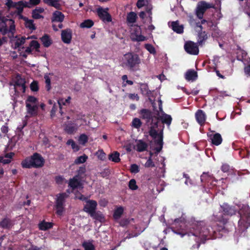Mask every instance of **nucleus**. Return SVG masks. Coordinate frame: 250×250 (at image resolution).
Masks as SVG:
<instances>
[{
	"label": "nucleus",
	"mask_w": 250,
	"mask_h": 250,
	"mask_svg": "<svg viewBox=\"0 0 250 250\" xmlns=\"http://www.w3.org/2000/svg\"><path fill=\"white\" fill-rule=\"evenodd\" d=\"M212 219L214 221L212 226H206L203 221L192 223L189 231L186 233L188 236L194 237V240L197 243V248L206 240L221 238L224 233L229 231L225 226L228 222V219L222 213L213 215Z\"/></svg>",
	"instance_id": "f257e3e1"
},
{
	"label": "nucleus",
	"mask_w": 250,
	"mask_h": 250,
	"mask_svg": "<svg viewBox=\"0 0 250 250\" xmlns=\"http://www.w3.org/2000/svg\"><path fill=\"white\" fill-rule=\"evenodd\" d=\"M141 63L139 56L133 52L126 53L123 57V67L130 71L135 72L138 70Z\"/></svg>",
	"instance_id": "f03ea898"
},
{
	"label": "nucleus",
	"mask_w": 250,
	"mask_h": 250,
	"mask_svg": "<svg viewBox=\"0 0 250 250\" xmlns=\"http://www.w3.org/2000/svg\"><path fill=\"white\" fill-rule=\"evenodd\" d=\"M44 163L45 160L42 155L35 152L23 159L21 162V166L23 168H39L42 167Z\"/></svg>",
	"instance_id": "7ed1b4c3"
},
{
	"label": "nucleus",
	"mask_w": 250,
	"mask_h": 250,
	"mask_svg": "<svg viewBox=\"0 0 250 250\" xmlns=\"http://www.w3.org/2000/svg\"><path fill=\"white\" fill-rule=\"evenodd\" d=\"M9 18V16L4 17L0 13V33L3 36L10 33L13 36L16 31L15 21Z\"/></svg>",
	"instance_id": "20e7f679"
},
{
	"label": "nucleus",
	"mask_w": 250,
	"mask_h": 250,
	"mask_svg": "<svg viewBox=\"0 0 250 250\" xmlns=\"http://www.w3.org/2000/svg\"><path fill=\"white\" fill-rule=\"evenodd\" d=\"M238 212L240 217L238 226L241 230L244 231L250 226V208L243 205Z\"/></svg>",
	"instance_id": "39448f33"
},
{
	"label": "nucleus",
	"mask_w": 250,
	"mask_h": 250,
	"mask_svg": "<svg viewBox=\"0 0 250 250\" xmlns=\"http://www.w3.org/2000/svg\"><path fill=\"white\" fill-rule=\"evenodd\" d=\"M5 4L8 11L12 8H16L17 9V15L19 16L20 19H22L25 21L28 19L22 15L24 8L28 7L26 1L20 0L18 2H14L12 0H6Z\"/></svg>",
	"instance_id": "423d86ee"
},
{
	"label": "nucleus",
	"mask_w": 250,
	"mask_h": 250,
	"mask_svg": "<svg viewBox=\"0 0 250 250\" xmlns=\"http://www.w3.org/2000/svg\"><path fill=\"white\" fill-rule=\"evenodd\" d=\"M209 8L216 9V7L213 4L208 3L206 1H199L195 9V14L197 17L199 19H202L206 11Z\"/></svg>",
	"instance_id": "0eeeda50"
},
{
	"label": "nucleus",
	"mask_w": 250,
	"mask_h": 250,
	"mask_svg": "<svg viewBox=\"0 0 250 250\" xmlns=\"http://www.w3.org/2000/svg\"><path fill=\"white\" fill-rule=\"evenodd\" d=\"M140 115V118L145 120L146 124L151 123V124L158 121V118L154 115L153 113L148 109L143 108L139 112Z\"/></svg>",
	"instance_id": "6e6552de"
},
{
	"label": "nucleus",
	"mask_w": 250,
	"mask_h": 250,
	"mask_svg": "<svg viewBox=\"0 0 250 250\" xmlns=\"http://www.w3.org/2000/svg\"><path fill=\"white\" fill-rule=\"evenodd\" d=\"M67 197V195L65 193H60L58 196L56 200V213L60 216L62 215L64 210V204L65 199Z\"/></svg>",
	"instance_id": "1a4fd4ad"
},
{
	"label": "nucleus",
	"mask_w": 250,
	"mask_h": 250,
	"mask_svg": "<svg viewBox=\"0 0 250 250\" xmlns=\"http://www.w3.org/2000/svg\"><path fill=\"white\" fill-rule=\"evenodd\" d=\"M185 51L191 55H196L199 53V48L197 44L192 41L186 42L184 45Z\"/></svg>",
	"instance_id": "9d476101"
},
{
	"label": "nucleus",
	"mask_w": 250,
	"mask_h": 250,
	"mask_svg": "<svg viewBox=\"0 0 250 250\" xmlns=\"http://www.w3.org/2000/svg\"><path fill=\"white\" fill-rule=\"evenodd\" d=\"M108 8L104 9L100 7L97 9V13L99 18L104 22H110L111 16L108 12Z\"/></svg>",
	"instance_id": "9b49d317"
},
{
	"label": "nucleus",
	"mask_w": 250,
	"mask_h": 250,
	"mask_svg": "<svg viewBox=\"0 0 250 250\" xmlns=\"http://www.w3.org/2000/svg\"><path fill=\"white\" fill-rule=\"evenodd\" d=\"M97 203L93 200H88L86 202L84 206L83 210L88 213L90 216H92L93 213L96 210Z\"/></svg>",
	"instance_id": "f8f14e48"
},
{
	"label": "nucleus",
	"mask_w": 250,
	"mask_h": 250,
	"mask_svg": "<svg viewBox=\"0 0 250 250\" xmlns=\"http://www.w3.org/2000/svg\"><path fill=\"white\" fill-rule=\"evenodd\" d=\"M221 208L223 214L225 216H231L237 212V209L234 206H230L227 203H224L221 205Z\"/></svg>",
	"instance_id": "ddd939ff"
},
{
	"label": "nucleus",
	"mask_w": 250,
	"mask_h": 250,
	"mask_svg": "<svg viewBox=\"0 0 250 250\" xmlns=\"http://www.w3.org/2000/svg\"><path fill=\"white\" fill-rule=\"evenodd\" d=\"M72 31L70 28L62 30L61 39L62 41L67 44L71 42L72 39Z\"/></svg>",
	"instance_id": "4468645a"
},
{
	"label": "nucleus",
	"mask_w": 250,
	"mask_h": 250,
	"mask_svg": "<svg viewBox=\"0 0 250 250\" xmlns=\"http://www.w3.org/2000/svg\"><path fill=\"white\" fill-rule=\"evenodd\" d=\"M25 83V79L22 78L20 74L17 75L14 84L15 88L21 87L22 92L24 93L26 89Z\"/></svg>",
	"instance_id": "2eb2a0df"
},
{
	"label": "nucleus",
	"mask_w": 250,
	"mask_h": 250,
	"mask_svg": "<svg viewBox=\"0 0 250 250\" xmlns=\"http://www.w3.org/2000/svg\"><path fill=\"white\" fill-rule=\"evenodd\" d=\"M195 116L196 121L201 126L205 125L206 120V115L203 110L198 109L196 111Z\"/></svg>",
	"instance_id": "dca6fc26"
},
{
	"label": "nucleus",
	"mask_w": 250,
	"mask_h": 250,
	"mask_svg": "<svg viewBox=\"0 0 250 250\" xmlns=\"http://www.w3.org/2000/svg\"><path fill=\"white\" fill-rule=\"evenodd\" d=\"M208 136L211 141V143L215 146L220 145L223 141L221 134L219 133H216L214 134H208Z\"/></svg>",
	"instance_id": "f3484780"
},
{
	"label": "nucleus",
	"mask_w": 250,
	"mask_h": 250,
	"mask_svg": "<svg viewBox=\"0 0 250 250\" xmlns=\"http://www.w3.org/2000/svg\"><path fill=\"white\" fill-rule=\"evenodd\" d=\"M78 128V126L76 123L70 121L65 125L64 130L67 133L72 134L77 130Z\"/></svg>",
	"instance_id": "a211bd4d"
},
{
	"label": "nucleus",
	"mask_w": 250,
	"mask_h": 250,
	"mask_svg": "<svg viewBox=\"0 0 250 250\" xmlns=\"http://www.w3.org/2000/svg\"><path fill=\"white\" fill-rule=\"evenodd\" d=\"M64 19V14L62 12L58 10H56L52 14L51 21L52 22H59L61 23L63 21Z\"/></svg>",
	"instance_id": "6ab92c4d"
},
{
	"label": "nucleus",
	"mask_w": 250,
	"mask_h": 250,
	"mask_svg": "<svg viewBox=\"0 0 250 250\" xmlns=\"http://www.w3.org/2000/svg\"><path fill=\"white\" fill-rule=\"evenodd\" d=\"M26 107L27 112L31 116H35L38 114V105L37 104L32 105L30 103L26 102Z\"/></svg>",
	"instance_id": "aec40b11"
},
{
	"label": "nucleus",
	"mask_w": 250,
	"mask_h": 250,
	"mask_svg": "<svg viewBox=\"0 0 250 250\" xmlns=\"http://www.w3.org/2000/svg\"><path fill=\"white\" fill-rule=\"evenodd\" d=\"M155 144L158 146V147L155 148L157 152H160L162 149L163 146V129H162L159 132V137L158 139H154Z\"/></svg>",
	"instance_id": "412c9836"
},
{
	"label": "nucleus",
	"mask_w": 250,
	"mask_h": 250,
	"mask_svg": "<svg viewBox=\"0 0 250 250\" xmlns=\"http://www.w3.org/2000/svg\"><path fill=\"white\" fill-rule=\"evenodd\" d=\"M197 42L200 45H202L208 38V33L205 31L197 32Z\"/></svg>",
	"instance_id": "4be33fe9"
},
{
	"label": "nucleus",
	"mask_w": 250,
	"mask_h": 250,
	"mask_svg": "<svg viewBox=\"0 0 250 250\" xmlns=\"http://www.w3.org/2000/svg\"><path fill=\"white\" fill-rule=\"evenodd\" d=\"M153 125L151 126L149 130V135L153 139H155L157 137H159V133L155 129L158 126V121H156L152 124Z\"/></svg>",
	"instance_id": "5701e85b"
},
{
	"label": "nucleus",
	"mask_w": 250,
	"mask_h": 250,
	"mask_svg": "<svg viewBox=\"0 0 250 250\" xmlns=\"http://www.w3.org/2000/svg\"><path fill=\"white\" fill-rule=\"evenodd\" d=\"M198 77L197 72L194 70L190 69L187 71L185 74V79L187 81H195Z\"/></svg>",
	"instance_id": "b1692460"
},
{
	"label": "nucleus",
	"mask_w": 250,
	"mask_h": 250,
	"mask_svg": "<svg viewBox=\"0 0 250 250\" xmlns=\"http://www.w3.org/2000/svg\"><path fill=\"white\" fill-rule=\"evenodd\" d=\"M158 120H160L163 124H165L168 126H169L171 124L172 118L170 115L164 113L162 114L161 116L159 117H158Z\"/></svg>",
	"instance_id": "393cba45"
},
{
	"label": "nucleus",
	"mask_w": 250,
	"mask_h": 250,
	"mask_svg": "<svg viewBox=\"0 0 250 250\" xmlns=\"http://www.w3.org/2000/svg\"><path fill=\"white\" fill-rule=\"evenodd\" d=\"M171 27L174 32L178 34H182L184 32V26L183 25H179L178 21H172Z\"/></svg>",
	"instance_id": "a878e982"
},
{
	"label": "nucleus",
	"mask_w": 250,
	"mask_h": 250,
	"mask_svg": "<svg viewBox=\"0 0 250 250\" xmlns=\"http://www.w3.org/2000/svg\"><path fill=\"white\" fill-rule=\"evenodd\" d=\"M148 147L147 143L142 140H139L136 145V150L138 152H143L146 150Z\"/></svg>",
	"instance_id": "bb28decb"
},
{
	"label": "nucleus",
	"mask_w": 250,
	"mask_h": 250,
	"mask_svg": "<svg viewBox=\"0 0 250 250\" xmlns=\"http://www.w3.org/2000/svg\"><path fill=\"white\" fill-rule=\"evenodd\" d=\"M78 175H76L69 181L68 186L73 189L77 188L81 185L80 181L77 179Z\"/></svg>",
	"instance_id": "cd10ccee"
},
{
	"label": "nucleus",
	"mask_w": 250,
	"mask_h": 250,
	"mask_svg": "<svg viewBox=\"0 0 250 250\" xmlns=\"http://www.w3.org/2000/svg\"><path fill=\"white\" fill-rule=\"evenodd\" d=\"M43 2L49 6H52L57 9H60L61 5L60 3L61 0H42Z\"/></svg>",
	"instance_id": "c85d7f7f"
},
{
	"label": "nucleus",
	"mask_w": 250,
	"mask_h": 250,
	"mask_svg": "<svg viewBox=\"0 0 250 250\" xmlns=\"http://www.w3.org/2000/svg\"><path fill=\"white\" fill-rule=\"evenodd\" d=\"M71 97L70 96L68 97L67 99H64L63 98H61L58 100V104L59 105L60 110H59V113H60L61 115H62L63 112L62 110V105H65L66 104H70V100Z\"/></svg>",
	"instance_id": "c756f323"
},
{
	"label": "nucleus",
	"mask_w": 250,
	"mask_h": 250,
	"mask_svg": "<svg viewBox=\"0 0 250 250\" xmlns=\"http://www.w3.org/2000/svg\"><path fill=\"white\" fill-rule=\"evenodd\" d=\"M13 226V223L11 219L5 218L0 222V227L5 229H9Z\"/></svg>",
	"instance_id": "7c9ffc66"
},
{
	"label": "nucleus",
	"mask_w": 250,
	"mask_h": 250,
	"mask_svg": "<svg viewBox=\"0 0 250 250\" xmlns=\"http://www.w3.org/2000/svg\"><path fill=\"white\" fill-rule=\"evenodd\" d=\"M53 226V224L51 222H47L43 220L39 224V229L41 230H47L51 229Z\"/></svg>",
	"instance_id": "2f4dec72"
},
{
	"label": "nucleus",
	"mask_w": 250,
	"mask_h": 250,
	"mask_svg": "<svg viewBox=\"0 0 250 250\" xmlns=\"http://www.w3.org/2000/svg\"><path fill=\"white\" fill-rule=\"evenodd\" d=\"M40 40L45 47H48L52 43V41L49 36L47 34H44Z\"/></svg>",
	"instance_id": "473e14b6"
},
{
	"label": "nucleus",
	"mask_w": 250,
	"mask_h": 250,
	"mask_svg": "<svg viewBox=\"0 0 250 250\" xmlns=\"http://www.w3.org/2000/svg\"><path fill=\"white\" fill-rule=\"evenodd\" d=\"M34 38V36H31V37H29L28 38H25V37H22L21 38H18L17 39V40H16V41L15 42V43H14V48L15 49H17L18 48H19L21 45H23L25 42V40L26 39H30V38Z\"/></svg>",
	"instance_id": "72a5a7b5"
},
{
	"label": "nucleus",
	"mask_w": 250,
	"mask_h": 250,
	"mask_svg": "<svg viewBox=\"0 0 250 250\" xmlns=\"http://www.w3.org/2000/svg\"><path fill=\"white\" fill-rule=\"evenodd\" d=\"M108 159L115 163H118L120 161V153L117 151H114L108 155Z\"/></svg>",
	"instance_id": "f704fd0d"
},
{
	"label": "nucleus",
	"mask_w": 250,
	"mask_h": 250,
	"mask_svg": "<svg viewBox=\"0 0 250 250\" xmlns=\"http://www.w3.org/2000/svg\"><path fill=\"white\" fill-rule=\"evenodd\" d=\"M137 14L134 12H130L127 15L126 21L130 23H134L136 21Z\"/></svg>",
	"instance_id": "c9c22d12"
},
{
	"label": "nucleus",
	"mask_w": 250,
	"mask_h": 250,
	"mask_svg": "<svg viewBox=\"0 0 250 250\" xmlns=\"http://www.w3.org/2000/svg\"><path fill=\"white\" fill-rule=\"evenodd\" d=\"M94 24V23L92 20H85L80 24V27L89 28L93 26Z\"/></svg>",
	"instance_id": "e433bc0d"
},
{
	"label": "nucleus",
	"mask_w": 250,
	"mask_h": 250,
	"mask_svg": "<svg viewBox=\"0 0 250 250\" xmlns=\"http://www.w3.org/2000/svg\"><path fill=\"white\" fill-rule=\"evenodd\" d=\"M90 216L93 219L100 222H101L104 218V215L100 211H94L93 213L92 216Z\"/></svg>",
	"instance_id": "4c0bfd02"
},
{
	"label": "nucleus",
	"mask_w": 250,
	"mask_h": 250,
	"mask_svg": "<svg viewBox=\"0 0 250 250\" xmlns=\"http://www.w3.org/2000/svg\"><path fill=\"white\" fill-rule=\"evenodd\" d=\"M124 212V208L122 207H118L116 209L113 213V217L115 220L119 219Z\"/></svg>",
	"instance_id": "58836bf2"
},
{
	"label": "nucleus",
	"mask_w": 250,
	"mask_h": 250,
	"mask_svg": "<svg viewBox=\"0 0 250 250\" xmlns=\"http://www.w3.org/2000/svg\"><path fill=\"white\" fill-rule=\"evenodd\" d=\"M25 26L32 31L35 30L36 29L34 24L33 20L28 19L25 21Z\"/></svg>",
	"instance_id": "ea45409f"
},
{
	"label": "nucleus",
	"mask_w": 250,
	"mask_h": 250,
	"mask_svg": "<svg viewBox=\"0 0 250 250\" xmlns=\"http://www.w3.org/2000/svg\"><path fill=\"white\" fill-rule=\"evenodd\" d=\"M84 250H95V247L94 245L90 242L84 241L82 244Z\"/></svg>",
	"instance_id": "a19ab883"
},
{
	"label": "nucleus",
	"mask_w": 250,
	"mask_h": 250,
	"mask_svg": "<svg viewBox=\"0 0 250 250\" xmlns=\"http://www.w3.org/2000/svg\"><path fill=\"white\" fill-rule=\"evenodd\" d=\"M87 159H88L87 156H86L85 154H83L82 156L77 157L75 159L74 163L76 164H83V163L85 162Z\"/></svg>",
	"instance_id": "79ce46f5"
},
{
	"label": "nucleus",
	"mask_w": 250,
	"mask_h": 250,
	"mask_svg": "<svg viewBox=\"0 0 250 250\" xmlns=\"http://www.w3.org/2000/svg\"><path fill=\"white\" fill-rule=\"evenodd\" d=\"M131 39L132 41L142 42L145 40L146 37L142 35H138L132 34Z\"/></svg>",
	"instance_id": "37998d69"
},
{
	"label": "nucleus",
	"mask_w": 250,
	"mask_h": 250,
	"mask_svg": "<svg viewBox=\"0 0 250 250\" xmlns=\"http://www.w3.org/2000/svg\"><path fill=\"white\" fill-rule=\"evenodd\" d=\"M128 188L132 190H135L138 188V186L136 184V181L134 179H131L128 182Z\"/></svg>",
	"instance_id": "c03bdc74"
},
{
	"label": "nucleus",
	"mask_w": 250,
	"mask_h": 250,
	"mask_svg": "<svg viewBox=\"0 0 250 250\" xmlns=\"http://www.w3.org/2000/svg\"><path fill=\"white\" fill-rule=\"evenodd\" d=\"M239 154L242 158H249L250 155V151L247 148L240 149Z\"/></svg>",
	"instance_id": "a18cd8bd"
},
{
	"label": "nucleus",
	"mask_w": 250,
	"mask_h": 250,
	"mask_svg": "<svg viewBox=\"0 0 250 250\" xmlns=\"http://www.w3.org/2000/svg\"><path fill=\"white\" fill-rule=\"evenodd\" d=\"M142 125V123L140 119L137 118H135L133 119L132 122V125L135 128H139Z\"/></svg>",
	"instance_id": "49530a36"
},
{
	"label": "nucleus",
	"mask_w": 250,
	"mask_h": 250,
	"mask_svg": "<svg viewBox=\"0 0 250 250\" xmlns=\"http://www.w3.org/2000/svg\"><path fill=\"white\" fill-rule=\"evenodd\" d=\"M29 45L33 49H35V50L37 52L39 51V48L40 47V43L37 41L35 40L32 41L29 44Z\"/></svg>",
	"instance_id": "de8ad7c7"
},
{
	"label": "nucleus",
	"mask_w": 250,
	"mask_h": 250,
	"mask_svg": "<svg viewBox=\"0 0 250 250\" xmlns=\"http://www.w3.org/2000/svg\"><path fill=\"white\" fill-rule=\"evenodd\" d=\"M79 141L81 144L84 145L88 142L87 136L85 134L80 135L79 138Z\"/></svg>",
	"instance_id": "09e8293b"
},
{
	"label": "nucleus",
	"mask_w": 250,
	"mask_h": 250,
	"mask_svg": "<svg viewBox=\"0 0 250 250\" xmlns=\"http://www.w3.org/2000/svg\"><path fill=\"white\" fill-rule=\"evenodd\" d=\"M66 144L71 145L72 148L75 149V151H78L80 149L79 146L75 143L74 140L69 139L67 141Z\"/></svg>",
	"instance_id": "8fccbe9b"
},
{
	"label": "nucleus",
	"mask_w": 250,
	"mask_h": 250,
	"mask_svg": "<svg viewBox=\"0 0 250 250\" xmlns=\"http://www.w3.org/2000/svg\"><path fill=\"white\" fill-rule=\"evenodd\" d=\"M44 79L45 80V88L47 91H49L51 87V80L50 77L47 75H45Z\"/></svg>",
	"instance_id": "3c124183"
},
{
	"label": "nucleus",
	"mask_w": 250,
	"mask_h": 250,
	"mask_svg": "<svg viewBox=\"0 0 250 250\" xmlns=\"http://www.w3.org/2000/svg\"><path fill=\"white\" fill-rule=\"evenodd\" d=\"M140 169L139 166L135 164H132L130 166V171L132 173H137L139 172Z\"/></svg>",
	"instance_id": "603ef678"
},
{
	"label": "nucleus",
	"mask_w": 250,
	"mask_h": 250,
	"mask_svg": "<svg viewBox=\"0 0 250 250\" xmlns=\"http://www.w3.org/2000/svg\"><path fill=\"white\" fill-rule=\"evenodd\" d=\"M31 91L37 92L39 90L38 83L37 81H33L30 84Z\"/></svg>",
	"instance_id": "864d4df0"
},
{
	"label": "nucleus",
	"mask_w": 250,
	"mask_h": 250,
	"mask_svg": "<svg viewBox=\"0 0 250 250\" xmlns=\"http://www.w3.org/2000/svg\"><path fill=\"white\" fill-rule=\"evenodd\" d=\"M149 90L148 86L146 83H141L140 86V90L141 93L145 95V94Z\"/></svg>",
	"instance_id": "5fc2aeb1"
},
{
	"label": "nucleus",
	"mask_w": 250,
	"mask_h": 250,
	"mask_svg": "<svg viewBox=\"0 0 250 250\" xmlns=\"http://www.w3.org/2000/svg\"><path fill=\"white\" fill-rule=\"evenodd\" d=\"M130 219L129 218H123L119 222L120 225L122 227H125L130 223Z\"/></svg>",
	"instance_id": "6e6d98bb"
},
{
	"label": "nucleus",
	"mask_w": 250,
	"mask_h": 250,
	"mask_svg": "<svg viewBox=\"0 0 250 250\" xmlns=\"http://www.w3.org/2000/svg\"><path fill=\"white\" fill-rule=\"evenodd\" d=\"M128 98L132 101H138L140 100V97L137 94L135 93H128L127 94Z\"/></svg>",
	"instance_id": "4d7b16f0"
},
{
	"label": "nucleus",
	"mask_w": 250,
	"mask_h": 250,
	"mask_svg": "<svg viewBox=\"0 0 250 250\" xmlns=\"http://www.w3.org/2000/svg\"><path fill=\"white\" fill-rule=\"evenodd\" d=\"M155 166V164L153 162L152 158H151V157H149L148 159L145 164V167H153Z\"/></svg>",
	"instance_id": "13d9d810"
},
{
	"label": "nucleus",
	"mask_w": 250,
	"mask_h": 250,
	"mask_svg": "<svg viewBox=\"0 0 250 250\" xmlns=\"http://www.w3.org/2000/svg\"><path fill=\"white\" fill-rule=\"evenodd\" d=\"M145 48L151 54H155L156 50L154 46L150 44H146Z\"/></svg>",
	"instance_id": "bf43d9fd"
},
{
	"label": "nucleus",
	"mask_w": 250,
	"mask_h": 250,
	"mask_svg": "<svg viewBox=\"0 0 250 250\" xmlns=\"http://www.w3.org/2000/svg\"><path fill=\"white\" fill-rule=\"evenodd\" d=\"M97 156L99 159L104 161L106 158V154L103 150H99L97 152Z\"/></svg>",
	"instance_id": "052dcab7"
},
{
	"label": "nucleus",
	"mask_w": 250,
	"mask_h": 250,
	"mask_svg": "<svg viewBox=\"0 0 250 250\" xmlns=\"http://www.w3.org/2000/svg\"><path fill=\"white\" fill-rule=\"evenodd\" d=\"M201 181L202 183H207L208 182L209 179L210 177L209 175L206 173H203L201 176Z\"/></svg>",
	"instance_id": "680f3d73"
},
{
	"label": "nucleus",
	"mask_w": 250,
	"mask_h": 250,
	"mask_svg": "<svg viewBox=\"0 0 250 250\" xmlns=\"http://www.w3.org/2000/svg\"><path fill=\"white\" fill-rule=\"evenodd\" d=\"M38 102V99L33 96H29L25 101L28 103L36 104Z\"/></svg>",
	"instance_id": "e2e57ef3"
},
{
	"label": "nucleus",
	"mask_w": 250,
	"mask_h": 250,
	"mask_svg": "<svg viewBox=\"0 0 250 250\" xmlns=\"http://www.w3.org/2000/svg\"><path fill=\"white\" fill-rule=\"evenodd\" d=\"M58 104L57 105L56 104H53V106L51 109V110L50 111V116L52 118L55 116L56 113L58 110Z\"/></svg>",
	"instance_id": "0e129e2a"
},
{
	"label": "nucleus",
	"mask_w": 250,
	"mask_h": 250,
	"mask_svg": "<svg viewBox=\"0 0 250 250\" xmlns=\"http://www.w3.org/2000/svg\"><path fill=\"white\" fill-rule=\"evenodd\" d=\"M32 17L34 19H40L43 18V17L40 14V13L37 12L35 10H33L32 12Z\"/></svg>",
	"instance_id": "69168bd1"
},
{
	"label": "nucleus",
	"mask_w": 250,
	"mask_h": 250,
	"mask_svg": "<svg viewBox=\"0 0 250 250\" xmlns=\"http://www.w3.org/2000/svg\"><path fill=\"white\" fill-rule=\"evenodd\" d=\"M207 25L208 27L210 29H212L213 30H214L215 29L216 25L211 20L208 21L207 22Z\"/></svg>",
	"instance_id": "338daca9"
},
{
	"label": "nucleus",
	"mask_w": 250,
	"mask_h": 250,
	"mask_svg": "<svg viewBox=\"0 0 250 250\" xmlns=\"http://www.w3.org/2000/svg\"><path fill=\"white\" fill-rule=\"evenodd\" d=\"M1 131L4 134H6L8 132L9 128L7 125V123H5L4 125L1 126Z\"/></svg>",
	"instance_id": "774afa93"
}]
</instances>
